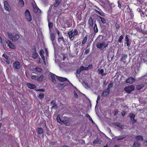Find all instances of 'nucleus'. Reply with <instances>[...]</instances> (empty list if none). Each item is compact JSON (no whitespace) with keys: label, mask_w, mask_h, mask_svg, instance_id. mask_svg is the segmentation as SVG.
<instances>
[{"label":"nucleus","mask_w":147,"mask_h":147,"mask_svg":"<svg viewBox=\"0 0 147 147\" xmlns=\"http://www.w3.org/2000/svg\"><path fill=\"white\" fill-rule=\"evenodd\" d=\"M67 34L70 40H73L74 39L75 36L77 35H79L78 32L76 29H74V30L72 29L71 31L68 32Z\"/></svg>","instance_id":"f257e3e1"},{"label":"nucleus","mask_w":147,"mask_h":147,"mask_svg":"<svg viewBox=\"0 0 147 147\" xmlns=\"http://www.w3.org/2000/svg\"><path fill=\"white\" fill-rule=\"evenodd\" d=\"M7 34L8 38L13 42H16L20 39V35L18 34H16L14 35L9 32H7Z\"/></svg>","instance_id":"f03ea898"},{"label":"nucleus","mask_w":147,"mask_h":147,"mask_svg":"<svg viewBox=\"0 0 147 147\" xmlns=\"http://www.w3.org/2000/svg\"><path fill=\"white\" fill-rule=\"evenodd\" d=\"M25 17L26 20L28 22H30L32 20L30 13L28 9H26L25 13Z\"/></svg>","instance_id":"7ed1b4c3"},{"label":"nucleus","mask_w":147,"mask_h":147,"mask_svg":"<svg viewBox=\"0 0 147 147\" xmlns=\"http://www.w3.org/2000/svg\"><path fill=\"white\" fill-rule=\"evenodd\" d=\"M58 42L59 44L61 45H65L66 44V40H65L64 37L61 36L58 37Z\"/></svg>","instance_id":"20e7f679"},{"label":"nucleus","mask_w":147,"mask_h":147,"mask_svg":"<svg viewBox=\"0 0 147 147\" xmlns=\"http://www.w3.org/2000/svg\"><path fill=\"white\" fill-rule=\"evenodd\" d=\"M134 86L132 85L131 86H126L124 88V90L126 91L127 93H130L134 89Z\"/></svg>","instance_id":"39448f33"},{"label":"nucleus","mask_w":147,"mask_h":147,"mask_svg":"<svg viewBox=\"0 0 147 147\" xmlns=\"http://www.w3.org/2000/svg\"><path fill=\"white\" fill-rule=\"evenodd\" d=\"M131 41H129V39L128 37V35H126L125 38V42L124 44L127 45V47H129L131 44Z\"/></svg>","instance_id":"423d86ee"},{"label":"nucleus","mask_w":147,"mask_h":147,"mask_svg":"<svg viewBox=\"0 0 147 147\" xmlns=\"http://www.w3.org/2000/svg\"><path fill=\"white\" fill-rule=\"evenodd\" d=\"M6 43L7 44L8 46L10 48L12 49H16L15 46L9 40L6 41Z\"/></svg>","instance_id":"0eeeda50"},{"label":"nucleus","mask_w":147,"mask_h":147,"mask_svg":"<svg viewBox=\"0 0 147 147\" xmlns=\"http://www.w3.org/2000/svg\"><path fill=\"white\" fill-rule=\"evenodd\" d=\"M129 117L130 118L133 124L134 123L136 122V120L135 119V116L134 114L133 113H130L129 114Z\"/></svg>","instance_id":"6e6552de"},{"label":"nucleus","mask_w":147,"mask_h":147,"mask_svg":"<svg viewBox=\"0 0 147 147\" xmlns=\"http://www.w3.org/2000/svg\"><path fill=\"white\" fill-rule=\"evenodd\" d=\"M13 66L14 68L16 69H19L20 68V65L19 62L18 61H15L13 64Z\"/></svg>","instance_id":"1a4fd4ad"},{"label":"nucleus","mask_w":147,"mask_h":147,"mask_svg":"<svg viewBox=\"0 0 147 147\" xmlns=\"http://www.w3.org/2000/svg\"><path fill=\"white\" fill-rule=\"evenodd\" d=\"M84 67L83 66H81L79 68H78L76 71V76L78 77L77 74H79L82 71L84 70Z\"/></svg>","instance_id":"9d476101"},{"label":"nucleus","mask_w":147,"mask_h":147,"mask_svg":"<svg viewBox=\"0 0 147 147\" xmlns=\"http://www.w3.org/2000/svg\"><path fill=\"white\" fill-rule=\"evenodd\" d=\"M51 105L52 106L51 109H57L58 108L57 105L56 104L55 100H52L51 102Z\"/></svg>","instance_id":"9b49d317"},{"label":"nucleus","mask_w":147,"mask_h":147,"mask_svg":"<svg viewBox=\"0 0 147 147\" xmlns=\"http://www.w3.org/2000/svg\"><path fill=\"white\" fill-rule=\"evenodd\" d=\"M2 56L4 57L6 59L5 61L7 64H9L10 63V59L9 58V56L4 53L3 55Z\"/></svg>","instance_id":"f8f14e48"},{"label":"nucleus","mask_w":147,"mask_h":147,"mask_svg":"<svg viewBox=\"0 0 147 147\" xmlns=\"http://www.w3.org/2000/svg\"><path fill=\"white\" fill-rule=\"evenodd\" d=\"M135 81V79L133 77H130L128 78L126 80V83H129L132 84Z\"/></svg>","instance_id":"ddd939ff"},{"label":"nucleus","mask_w":147,"mask_h":147,"mask_svg":"<svg viewBox=\"0 0 147 147\" xmlns=\"http://www.w3.org/2000/svg\"><path fill=\"white\" fill-rule=\"evenodd\" d=\"M110 91V90H109V89L107 88L105 89L103 92L102 94V96L104 97L107 96L109 94Z\"/></svg>","instance_id":"4468645a"},{"label":"nucleus","mask_w":147,"mask_h":147,"mask_svg":"<svg viewBox=\"0 0 147 147\" xmlns=\"http://www.w3.org/2000/svg\"><path fill=\"white\" fill-rule=\"evenodd\" d=\"M26 84L29 88L31 89H34L36 88V86L35 85L29 83L27 82Z\"/></svg>","instance_id":"2eb2a0df"},{"label":"nucleus","mask_w":147,"mask_h":147,"mask_svg":"<svg viewBox=\"0 0 147 147\" xmlns=\"http://www.w3.org/2000/svg\"><path fill=\"white\" fill-rule=\"evenodd\" d=\"M104 41L101 42H98L96 44V47L98 48L102 49V47L104 46Z\"/></svg>","instance_id":"dca6fc26"},{"label":"nucleus","mask_w":147,"mask_h":147,"mask_svg":"<svg viewBox=\"0 0 147 147\" xmlns=\"http://www.w3.org/2000/svg\"><path fill=\"white\" fill-rule=\"evenodd\" d=\"M36 131L38 134L39 135L43 134L44 132L43 129L41 127L37 128Z\"/></svg>","instance_id":"f3484780"},{"label":"nucleus","mask_w":147,"mask_h":147,"mask_svg":"<svg viewBox=\"0 0 147 147\" xmlns=\"http://www.w3.org/2000/svg\"><path fill=\"white\" fill-rule=\"evenodd\" d=\"M62 1V0H55L53 5L54 7H56L60 5Z\"/></svg>","instance_id":"a211bd4d"},{"label":"nucleus","mask_w":147,"mask_h":147,"mask_svg":"<svg viewBox=\"0 0 147 147\" xmlns=\"http://www.w3.org/2000/svg\"><path fill=\"white\" fill-rule=\"evenodd\" d=\"M4 5L5 9L8 11H9L10 10V6L7 1H4Z\"/></svg>","instance_id":"6ab92c4d"},{"label":"nucleus","mask_w":147,"mask_h":147,"mask_svg":"<svg viewBox=\"0 0 147 147\" xmlns=\"http://www.w3.org/2000/svg\"><path fill=\"white\" fill-rule=\"evenodd\" d=\"M103 36L101 35H99L96 38V40L98 42H101L103 41Z\"/></svg>","instance_id":"aec40b11"},{"label":"nucleus","mask_w":147,"mask_h":147,"mask_svg":"<svg viewBox=\"0 0 147 147\" xmlns=\"http://www.w3.org/2000/svg\"><path fill=\"white\" fill-rule=\"evenodd\" d=\"M34 50V52L33 53L32 57L34 59H36L38 57V53L36 52V48H35Z\"/></svg>","instance_id":"412c9836"},{"label":"nucleus","mask_w":147,"mask_h":147,"mask_svg":"<svg viewBox=\"0 0 147 147\" xmlns=\"http://www.w3.org/2000/svg\"><path fill=\"white\" fill-rule=\"evenodd\" d=\"M66 126H68L70 124V121L69 119H64L62 120V122Z\"/></svg>","instance_id":"4be33fe9"},{"label":"nucleus","mask_w":147,"mask_h":147,"mask_svg":"<svg viewBox=\"0 0 147 147\" xmlns=\"http://www.w3.org/2000/svg\"><path fill=\"white\" fill-rule=\"evenodd\" d=\"M56 76L57 79L58 80H59L61 82H64L65 81H66L67 80V79L66 78L59 76Z\"/></svg>","instance_id":"5701e85b"},{"label":"nucleus","mask_w":147,"mask_h":147,"mask_svg":"<svg viewBox=\"0 0 147 147\" xmlns=\"http://www.w3.org/2000/svg\"><path fill=\"white\" fill-rule=\"evenodd\" d=\"M88 23L89 24V27L92 28L93 25V20L91 17H90L88 21Z\"/></svg>","instance_id":"b1692460"},{"label":"nucleus","mask_w":147,"mask_h":147,"mask_svg":"<svg viewBox=\"0 0 147 147\" xmlns=\"http://www.w3.org/2000/svg\"><path fill=\"white\" fill-rule=\"evenodd\" d=\"M44 76L42 75L39 76H37V81L38 82H41L44 79Z\"/></svg>","instance_id":"393cba45"},{"label":"nucleus","mask_w":147,"mask_h":147,"mask_svg":"<svg viewBox=\"0 0 147 147\" xmlns=\"http://www.w3.org/2000/svg\"><path fill=\"white\" fill-rule=\"evenodd\" d=\"M115 31L118 32V30L120 29V26L119 24L116 23L115 25Z\"/></svg>","instance_id":"a878e982"},{"label":"nucleus","mask_w":147,"mask_h":147,"mask_svg":"<svg viewBox=\"0 0 147 147\" xmlns=\"http://www.w3.org/2000/svg\"><path fill=\"white\" fill-rule=\"evenodd\" d=\"M140 143L137 142H135L133 144L132 147H140Z\"/></svg>","instance_id":"bb28decb"},{"label":"nucleus","mask_w":147,"mask_h":147,"mask_svg":"<svg viewBox=\"0 0 147 147\" xmlns=\"http://www.w3.org/2000/svg\"><path fill=\"white\" fill-rule=\"evenodd\" d=\"M56 119L58 122L60 124H62V120H61L60 118V115L59 114L57 115L56 118Z\"/></svg>","instance_id":"cd10ccee"},{"label":"nucleus","mask_w":147,"mask_h":147,"mask_svg":"<svg viewBox=\"0 0 147 147\" xmlns=\"http://www.w3.org/2000/svg\"><path fill=\"white\" fill-rule=\"evenodd\" d=\"M127 57V55L126 54H122L121 58V61H124L125 60Z\"/></svg>","instance_id":"c85d7f7f"},{"label":"nucleus","mask_w":147,"mask_h":147,"mask_svg":"<svg viewBox=\"0 0 147 147\" xmlns=\"http://www.w3.org/2000/svg\"><path fill=\"white\" fill-rule=\"evenodd\" d=\"M125 7L126 8V9L125 10V12L129 13L131 12V10L128 5H125Z\"/></svg>","instance_id":"c756f323"},{"label":"nucleus","mask_w":147,"mask_h":147,"mask_svg":"<svg viewBox=\"0 0 147 147\" xmlns=\"http://www.w3.org/2000/svg\"><path fill=\"white\" fill-rule=\"evenodd\" d=\"M88 38V35H86L85 36V37H84L82 43V45L84 44L86 42V41L87 40Z\"/></svg>","instance_id":"7c9ffc66"},{"label":"nucleus","mask_w":147,"mask_h":147,"mask_svg":"<svg viewBox=\"0 0 147 147\" xmlns=\"http://www.w3.org/2000/svg\"><path fill=\"white\" fill-rule=\"evenodd\" d=\"M116 125L121 129H123L124 128V126L122 125L120 123L117 122L116 123Z\"/></svg>","instance_id":"2f4dec72"},{"label":"nucleus","mask_w":147,"mask_h":147,"mask_svg":"<svg viewBox=\"0 0 147 147\" xmlns=\"http://www.w3.org/2000/svg\"><path fill=\"white\" fill-rule=\"evenodd\" d=\"M55 34L53 33H51L50 34V38L51 41H53L55 40Z\"/></svg>","instance_id":"473e14b6"},{"label":"nucleus","mask_w":147,"mask_h":147,"mask_svg":"<svg viewBox=\"0 0 147 147\" xmlns=\"http://www.w3.org/2000/svg\"><path fill=\"white\" fill-rule=\"evenodd\" d=\"M93 67V65L92 64L89 65L88 67H84V70H88L92 68Z\"/></svg>","instance_id":"72a5a7b5"},{"label":"nucleus","mask_w":147,"mask_h":147,"mask_svg":"<svg viewBox=\"0 0 147 147\" xmlns=\"http://www.w3.org/2000/svg\"><path fill=\"white\" fill-rule=\"evenodd\" d=\"M144 86V85L143 84H140L136 86V88L138 90H140L142 89V88Z\"/></svg>","instance_id":"f704fd0d"},{"label":"nucleus","mask_w":147,"mask_h":147,"mask_svg":"<svg viewBox=\"0 0 147 147\" xmlns=\"http://www.w3.org/2000/svg\"><path fill=\"white\" fill-rule=\"evenodd\" d=\"M99 17L100 20L101 21L103 24H104L106 23V20L104 18L100 16H99Z\"/></svg>","instance_id":"c9c22d12"},{"label":"nucleus","mask_w":147,"mask_h":147,"mask_svg":"<svg viewBox=\"0 0 147 147\" xmlns=\"http://www.w3.org/2000/svg\"><path fill=\"white\" fill-rule=\"evenodd\" d=\"M116 138H117V140L118 141L125 138V137L122 136H117Z\"/></svg>","instance_id":"e433bc0d"},{"label":"nucleus","mask_w":147,"mask_h":147,"mask_svg":"<svg viewBox=\"0 0 147 147\" xmlns=\"http://www.w3.org/2000/svg\"><path fill=\"white\" fill-rule=\"evenodd\" d=\"M123 35H121L118 38V42L119 43H120L122 42V40L123 39Z\"/></svg>","instance_id":"4c0bfd02"},{"label":"nucleus","mask_w":147,"mask_h":147,"mask_svg":"<svg viewBox=\"0 0 147 147\" xmlns=\"http://www.w3.org/2000/svg\"><path fill=\"white\" fill-rule=\"evenodd\" d=\"M94 32L96 33L98 31V29L96 24H94Z\"/></svg>","instance_id":"58836bf2"},{"label":"nucleus","mask_w":147,"mask_h":147,"mask_svg":"<svg viewBox=\"0 0 147 147\" xmlns=\"http://www.w3.org/2000/svg\"><path fill=\"white\" fill-rule=\"evenodd\" d=\"M55 76H56V75L53 74L51 75V78L52 82L54 83L56 82Z\"/></svg>","instance_id":"ea45409f"},{"label":"nucleus","mask_w":147,"mask_h":147,"mask_svg":"<svg viewBox=\"0 0 147 147\" xmlns=\"http://www.w3.org/2000/svg\"><path fill=\"white\" fill-rule=\"evenodd\" d=\"M19 3L22 7H23L24 5V3L23 0H19Z\"/></svg>","instance_id":"a19ab883"},{"label":"nucleus","mask_w":147,"mask_h":147,"mask_svg":"<svg viewBox=\"0 0 147 147\" xmlns=\"http://www.w3.org/2000/svg\"><path fill=\"white\" fill-rule=\"evenodd\" d=\"M53 24L52 22H49L48 24V26L49 29L50 30L51 29V28H53Z\"/></svg>","instance_id":"79ce46f5"},{"label":"nucleus","mask_w":147,"mask_h":147,"mask_svg":"<svg viewBox=\"0 0 147 147\" xmlns=\"http://www.w3.org/2000/svg\"><path fill=\"white\" fill-rule=\"evenodd\" d=\"M96 12L97 13L102 16H105V14L103 12H101L98 11L96 10Z\"/></svg>","instance_id":"37998d69"},{"label":"nucleus","mask_w":147,"mask_h":147,"mask_svg":"<svg viewBox=\"0 0 147 147\" xmlns=\"http://www.w3.org/2000/svg\"><path fill=\"white\" fill-rule=\"evenodd\" d=\"M136 138L137 140H143V138L142 136L141 135L137 136H136Z\"/></svg>","instance_id":"c03bdc74"},{"label":"nucleus","mask_w":147,"mask_h":147,"mask_svg":"<svg viewBox=\"0 0 147 147\" xmlns=\"http://www.w3.org/2000/svg\"><path fill=\"white\" fill-rule=\"evenodd\" d=\"M39 98L41 99L44 98V94L43 93H40L38 96Z\"/></svg>","instance_id":"a18cd8bd"},{"label":"nucleus","mask_w":147,"mask_h":147,"mask_svg":"<svg viewBox=\"0 0 147 147\" xmlns=\"http://www.w3.org/2000/svg\"><path fill=\"white\" fill-rule=\"evenodd\" d=\"M98 73L99 74H102L104 72V70L103 69H98Z\"/></svg>","instance_id":"49530a36"},{"label":"nucleus","mask_w":147,"mask_h":147,"mask_svg":"<svg viewBox=\"0 0 147 147\" xmlns=\"http://www.w3.org/2000/svg\"><path fill=\"white\" fill-rule=\"evenodd\" d=\"M37 76L32 75L31 76V78L32 79L37 80Z\"/></svg>","instance_id":"de8ad7c7"},{"label":"nucleus","mask_w":147,"mask_h":147,"mask_svg":"<svg viewBox=\"0 0 147 147\" xmlns=\"http://www.w3.org/2000/svg\"><path fill=\"white\" fill-rule=\"evenodd\" d=\"M36 71L39 72H41L42 71V69H41L39 67H36Z\"/></svg>","instance_id":"09e8293b"},{"label":"nucleus","mask_w":147,"mask_h":147,"mask_svg":"<svg viewBox=\"0 0 147 147\" xmlns=\"http://www.w3.org/2000/svg\"><path fill=\"white\" fill-rule=\"evenodd\" d=\"M113 84L112 83H111L109 84L108 85L107 89H109V90H110V88H112L113 86Z\"/></svg>","instance_id":"8fccbe9b"},{"label":"nucleus","mask_w":147,"mask_h":147,"mask_svg":"<svg viewBox=\"0 0 147 147\" xmlns=\"http://www.w3.org/2000/svg\"><path fill=\"white\" fill-rule=\"evenodd\" d=\"M39 53L40 55H43L44 53V51L43 49H41L40 50Z\"/></svg>","instance_id":"3c124183"},{"label":"nucleus","mask_w":147,"mask_h":147,"mask_svg":"<svg viewBox=\"0 0 147 147\" xmlns=\"http://www.w3.org/2000/svg\"><path fill=\"white\" fill-rule=\"evenodd\" d=\"M90 52V50L89 49H86L84 52V54L87 55Z\"/></svg>","instance_id":"603ef678"},{"label":"nucleus","mask_w":147,"mask_h":147,"mask_svg":"<svg viewBox=\"0 0 147 147\" xmlns=\"http://www.w3.org/2000/svg\"><path fill=\"white\" fill-rule=\"evenodd\" d=\"M40 56L42 58V59L44 62L45 63V56H44V55H41Z\"/></svg>","instance_id":"864d4df0"},{"label":"nucleus","mask_w":147,"mask_h":147,"mask_svg":"<svg viewBox=\"0 0 147 147\" xmlns=\"http://www.w3.org/2000/svg\"><path fill=\"white\" fill-rule=\"evenodd\" d=\"M78 96L77 93H76V91H74V97L75 98H77L78 97Z\"/></svg>","instance_id":"5fc2aeb1"},{"label":"nucleus","mask_w":147,"mask_h":147,"mask_svg":"<svg viewBox=\"0 0 147 147\" xmlns=\"http://www.w3.org/2000/svg\"><path fill=\"white\" fill-rule=\"evenodd\" d=\"M126 113V111H123L121 113L122 116L123 117L125 116Z\"/></svg>","instance_id":"6e6d98bb"},{"label":"nucleus","mask_w":147,"mask_h":147,"mask_svg":"<svg viewBox=\"0 0 147 147\" xmlns=\"http://www.w3.org/2000/svg\"><path fill=\"white\" fill-rule=\"evenodd\" d=\"M86 117L88 118V119H89L90 120H92V118H91V117H90V115L88 114H87L86 115Z\"/></svg>","instance_id":"4d7b16f0"},{"label":"nucleus","mask_w":147,"mask_h":147,"mask_svg":"<svg viewBox=\"0 0 147 147\" xmlns=\"http://www.w3.org/2000/svg\"><path fill=\"white\" fill-rule=\"evenodd\" d=\"M51 41L52 42V43L53 45V47H54L56 44V41L55 40H54L53 41Z\"/></svg>","instance_id":"13d9d810"},{"label":"nucleus","mask_w":147,"mask_h":147,"mask_svg":"<svg viewBox=\"0 0 147 147\" xmlns=\"http://www.w3.org/2000/svg\"><path fill=\"white\" fill-rule=\"evenodd\" d=\"M55 30L56 33H57L58 35L59 36L60 34V32L59 30L57 29V28H56L55 29Z\"/></svg>","instance_id":"bf43d9fd"},{"label":"nucleus","mask_w":147,"mask_h":147,"mask_svg":"<svg viewBox=\"0 0 147 147\" xmlns=\"http://www.w3.org/2000/svg\"><path fill=\"white\" fill-rule=\"evenodd\" d=\"M118 7L120 9H121V4L120 3L119 1H118Z\"/></svg>","instance_id":"052dcab7"},{"label":"nucleus","mask_w":147,"mask_h":147,"mask_svg":"<svg viewBox=\"0 0 147 147\" xmlns=\"http://www.w3.org/2000/svg\"><path fill=\"white\" fill-rule=\"evenodd\" d=\"M58 85L59 86H61V87H62L63 88L64 87V84H61V83H59L58 84Z\"/></svg>","instance_id":"680f3d73"},{"label":"nucleus","mask_w":147,"mask_h":147,"mask_svg":"<svg viewBox=\"0 0 147 147\" xmlns=\"http://www.w3.org/2000/svg\"><path fill=\"white\" fill-rule=\"evenodd\" d=\"M108 44H105V42L104 41L103 47H104V48H105L107 47H108Z\"/></svg>","instance_id":"e2e57ef3"},{"label":"nucleus","mask_w":147,"mask_h":147,"mask_svg":"<svg viewBox=\"0 0 147 147\" xmlns=\"http://www.w3.org/2000/svg\"><path fill=\"white\" fill-rule=\"evenodd\" d=\"M100 96L99 95L98 96V97H97V100L96 101L97 103L98 102V100H100Z\"/></svg>","instance_id":"0e129e2a"},{"label":"nucleus","mask_w":147,"mask_h":147,"mask_svg":"<svg viewBox=\"0 0 147 147\" xmlns=\"http://www.w3.org/2000/svg\"><path fill=\"white\" fill-rule=\"evenodd\" d=\"M98 142V140H95L93 142V143L94 144H96Z\"/></svg>","instance_id":"69168bd1"},{"label":"nucleus","mask_w":147,"mask_h":147,"mask_svg":"<svg viewBox=\"0 0 147 147\" xmlns=\"http://www.w3.org/2000/svg\"><path fill=\"white\" fill-rule=\"evenodd\" d=\"M134 17V15L132 13H130V17L131 19L133 18Z\"/></svg>","instance_id":"338daca9"},{"label":"nucleus","mask_w":147,"mask_h":147,"mask_svg":"<svg viewBox=\"0 0 147 147\" xmlns=\"http://www.w3.org/2000/svg\"><path fill=\"white\" fill-rule=\"evenodd\" d=\"M38 91H42L44 92L45 91V90L44 89H40L38 90Z\"/></svg>","instance_id":"774afa93"}]
</instances>
